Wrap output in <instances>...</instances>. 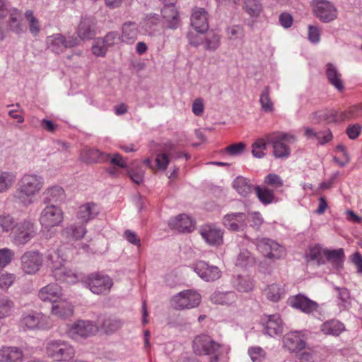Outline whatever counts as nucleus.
<instances>
[{
  "mask_svg": "<svg viewBox=\"0 0 362 362\" xmlns=\"http://www.w3.org/2000/svg\"><path fill=\"white\" fill-rule=\"evenodd\" d=\"M44 185L42 176L36 173H25L19 180L13 197L19 203L28 206L33 202L32 198L40 192Z\"/></svg>",
  "mask_w": 362,
  "mask_h": 362,
  "instance_id": "1",
  "label": "nucleus"
},
{
  "mask_svg": "<svg viewBox=\"0 0 362 362\" xmlns=\"http://www.w3.org/2000/svg\"><path fill=\"white\" fill-rule=\"evenodd\" d=\"M66 247V245H64L57 250L49 251L46 259L49 263L52 276L56 281L74 284L78 279L76 274L72 270L64 267V262L68 257L64 251Z\"/></svg>",
  "mask_w": 362,
  "mask_h": 362,
  "instance_id": "2",
  "label": "nucleus"
},
{
  "mask_svg": "<svg viewBox=\"0 0 362 362\" xmlns=\"http://www.w3.org/2000/svg\"><path fill=\"white\" fill-rule=\"evenodd\" d=\"M229 350V346L220 344L209 335H198L193 341L194 354L199 356H209L210 362H218L223 352L228 353Z\"/></svg>",
  "mask_w": 362,
  "mask_h": 362,
  "instance_id": "3",
  "label": "nucleus"
},
{
  "mask_svg": "<svg viewBox=\"0 0 362 362\" xmlns=\"http://www.w3.org/2000/svg\"><path fill=\"white\" fill-rule=\"evenodd\" d=\"M266 140L268 144L273 147V154L275 158H287L291 151L289 144H293L296 141L294 134L285 133L282 132H275L266 135Z\"/></svg>",
  "mask_w": 362,
  "mask_h": 362,
  "instance_id": "4",
  "label": "nucleus"
},
{
  "mask_svg": "<svg viewBox=\"0 0 362 362\" xmlns=\"http://www.w3.org/2000/svg\"><path fill=\"white\" fill-rule=\"evenodd\" d=\"M37 235V226L30 220L24 219L15 224L10 233L12 243L16 246H23Z\"/></svg>",
  "mask_w": 362,
  "mask_h": 362,
  "instance_id": "5",
  "label": "nucleus"
},
{
  "mask_svg": "<svg viewBox=\"0 0 362 362\" xmlns=\"http://www.w3.org/2000/svg\"><path fill=\"white\" fill-rule=\"evenodd\" d=\"M46 352L49 357L56 361H66L75 355V349L69 342L61 339H53L47 342Z\"/></svg>",
  "mask_w": 362,
  "mask_h": 362,
  "instance_id": "6",
  "label": "nucleus"
},
{
  "mask_svg": "<svg viewBox=\"0 0 362 362\" xmlns=\"http://www.w3.org/2000/svg\"><path fill=\"white\" fill-rule=\"evenodd\" d=\"M20 325L24 329H45L52 326V322L49 317L35 311L23 313Z\"/></svg>",
  "mask_w": 362,
  "mask_h": 362,
  "instance_id": "7",
  "label": "nucleus"
},
{
  "mask_svg": "<svg viewBox=\"0 0 362 362\" xmlns=\"http://www.w3.org/2000/svg\"><path fill=\"white\" fill-rule=\"evenodd\" d=\"M86 284L90 291L98 295H106L113 285L112 279L107 274L93 273L88 276Z\"/></svg>",
  "mask_w": 362,
  "mask_h": 362,
  "instance_id": "8",
  "label": "nucleus"
},
{
  "mask_svg": "<svg viewBox=\"0 0 362 362\" xmlns=\"http://www.w3.org/2000/svg\"><path fill=\"white\" fill-rule=\"evenodd\" d=\"M201 302V296L192 290H185L175 295L172 305L177 310L190 309L197 307Z\"/></svg>",
  "mask_w": 362,
  "mask_h": 362,
  "instance_id": "9",
  "label": "nucleus"
},
{
  "mask_svg": "<svg viewBox=\"0 0 362 362\" xmlns=\"http://www.w3.org/2000/svg\"><path fill=\"white\" fill-rule=\"evenodd\" d=\"M64 221V213L61 208L49 204L41 211L39 221L42 228H54L59 226Z\"/></svg>",
  "mask_w": 362,
  "mask_h": 362,
  "instance_id": "10",
  "label": "nucleus"
},
{
  "mask_svg": "<svg viewBox=\"0 0 362 362\" xmlns=\"http://www.w3.org/2000/svg\"><path fill=\"white\" fill-rule=\"evenodd\" d=\"M98 331V327L93 322L88 320H78L68 329V335L75 340L87 338L94 335Z\"/></svg>",
  "mask_w": 362,
  "mask_h": 362,
  "instance_id": "11",
  "label": "nucleus"
},
{
  "mask_svg": "<svg viewBox=\"0 0 362 362\" xmlns=\"http://www.w3.org/2000/svg\"><path fill=\"white\" fill-rule=\"evenodd\" d=\"M313 10L315 16L324 23L332 21L337 16L334 5L326 0H315L313 2Z\"/></svg>",
  "mask_w": 362,
  "mask_h": 362,
  "instance_id": "12",
  "label": "nucleus"
},
{
  "mask_svg": "<svg viewBox=\"0 0 362 362\" xmlns=\"http://www.w3.org/2000/svg\"><path fill=\"white\" fill-rule=\"evenodd\" d=\"M257 249L264 256L269 259H279L284 254V248L276 242L268 239H257L256 242Z\"/></svg>",
  "mask_w": 362,
  "mask_h": 362,
  "instance_id": "13",
  "label": "nucleus"
},
{
  "mask_svg": "<svg viewBox=\"0 0 362 362\" xmlns=\"http://www.w3.org/2000/svg\"><path fill=\"white\" fill-rule=\"evenodd\" d=\"M192 269L205 281H214L221 276V271L218 267L210 265L204 261H197L192 265Z\"/></svg>",
  "mask_w": 362,
  "mask_h": 362,
  "instance_id": "14",
  "label": "nucleus"
},
{
  "mask_svg": "<svg viewBox=\"0 0 362 362\" xmlns=\"http://www.w3.org/2000/svg\"><path fill=\"white\" fill-rule=\"evenodd\" d=\"M199 233L209 245L219 246L223 243L224 230L214 224H206L202 226Z\"/></svg>",
  "mask_w": 362,
  "mask_h": 362,
  "instance_id": "15",
  "label": "nucleus"
},
{
  "mask_svg": "<svg viewBox=\"0 0 362 362\" xmlns=\"http://www.w3.org/2000/svg\"><path fill=\"white\" fill-rule=\"evenodd\" d=\"M42 264V258L37 251H28L21 257V269L28 274L36 273Z\"/></svg>",
  "mask_w": 362,
  "mask_h": 362,
  "instance_id": "16",
  "label": "nucleus"
},
{
  "mask_svg": "<svg viewBox=\"0 0 362 362\" xmlns=\"http://www.w3.org/2000/svg\"><path fill=\"white\" fill-rule=\"evenodd\" d=\"M175 151V144L171 141L160 144L155 158L156 165L158 170L165 171L167 169L171 159L170 154Z\"/></svg>",
  "mask_w": 362,
  "mask_h": 362,
  "instance_id": "17",
  "label": "nucleus"
},
{
  "mask_svg": "<svg viewBox=\"0 0 362 362\" xmlns=\"http://www.w3.org/2000/svg\"><path fill=\"white\" fill-rule=\"evenodd\" d=\"M247 214L241 212L227 214L223 217V226L231 231H243L247 226Z\"/></svg>",
  "mask_w": 362,
  "mask_h": 362,
  "instance_id": "18",
  "label": "nucleus"
},
{
  "mask_svg": "<svg viewBox=\"0 0 362 362\" xmlns=\"http://www.w3.org/2000/svg\"><path fill=\"white\" fill-rule=\"evenodd\" d=\"M87 232L86 224L80 221L67 225L62 230L61 235L69 241H77L83 238Z\"/></svg>",
  "mask_w": 362,
  "mask_h": 362,
  "instance_id": "19",
  "label": "nucleus"
},
{
  "mask_svg": "<svg viewBox=\"0 0 362 362\" xmlns=\"http://www.w3.org/2000/svg\"><path fill=\"white\" fill-rule=\"evenodd\" d=\"M95 19L93 17H83L77 28V35L81 40H90L96 35Z\"/></svg>",
  "mask_w": 362,
  "mask_h": 362,
  "instance_id": "20",
  "label": "nucleus"
},
{
  "mask_svg": "<svg viewBox=\"0 0 362 362\" xmlns=\"http://www.w3.org/2000/svg\"><path fill=\"white\" fill-rule=\"evenodd\" d=\"M288 303L291 307L299 309L305 313H311L317 310L318 308L316 302L300 294L290 298Z\"/></svg>",
  "mask_w": 362,
  "mask_h": 362,
  "instance_id": "21",
  "label": "nucleus"
},
{
  "mask_svg": "<svg viewBox=\"0 0 362 362\" xmlns=\"http://www.w3.org/2000/svg\"><path fill=\"white\" fill-rule=\"evenodd\" d=\"M100 209L94 202H87L78 208L76 217L78 220L84 224H87L91 220L95 218L100 214Z\"/></svg>",
  "mask_w": 362,
  "mask_h": 362,
  "instance_id": "22",
  "label": "nucleus"
},
{
  "mask_svg": "<svg viewBox=\"0 0 362 362\" xmlns=\"http://www.w3.org/2000/svg\"><path fill=\"white\" fill-rule=\"evenodd\" d=\"M168 224L170 228L182 233H189L194 228L193 220L185 214H180L170 218Z\"/></svg>",
  "mask_w": 362,
  "mask_h": 362,
  "instance_id": "23",
  "label": "nucleus"
},
{
  "mask_svg": "<svg viewBox=\"0 0 362 362\" xmlns=\"http://www.w3.org/2000/svg\"><path fill=\"white\" fill-rule=\"evenodd\" d=\"M264 324V332L270 337L279 335L283 332L284 323L279 315L274 314L266 316Z\"/></svg>",
  "mask_w": 362,
  "mask_h": 362,
  "instance_id": "24",
  "label": "nucleus"
},
{
  "mask_svg": "<svg viewBox=\"0 0 362 362\" xmlns=\"http://www.w3.org/2000/svg\"><path fill=\"white\" fill-rule=\"evenodd\" d=\"M39 298L43 301L57 303L62 296L61 287L55 283L42 287L38 293Z\"/></svg>",
  "mask_w": 362,
  "mask_h": 362,
  "instance_id": "25",
  "label": "nucleus"
},
{
  "mask_svg": "<svg viewBox=\"0 0 362 362\" xmlns=\"http://www.w3.org/2000/svg\"><path fill=\"white\" fill-rule=\"evenodd\" d=\"M191 25L199 33H203L209 28L208 13L203 8L194 11L191 16Z\"/></svg>",
  "mask_w": 362,
  "mask_h": 362,
  "instance_id": "26",
  "label": "nucleus"
},
{
  "mask_svg": "<svg viewBox=\"0 0 362 362\" xmlns=\"http://www.w3.org/2000/svg\"><path fill=\"white\" fill-rule=\"evenodd\" d=\"M24 358L23 350L18 346H2L0 348V362H22Z\"/></svg>",
  "mask_w": 362,
  "mask_h": 362,
  "instance_id": "27",
  "label": "nucleus"
},
{
  "mask_svg": "<svg viewBox=\"0 0 362 362\" xmlns=\"http://www.w3.org/2000/svg\"><path fill=\"white\" fill-rule=\"evenodd\" d=\"M283 343L284 347L291 352H298L305 347V342L298 332L286 334Z\"/></svg>",
  "mask_w": 362,
  "mask_h": 362,
  "instance_id": "28",
  "label": "nucleus"
},
{
  "mask_svg": "<svg viewBox=\"0 0 362 362\" xmlns=\"http://www.w3.org/2000/svg\"><path fill=\"white\" fill-rule=\"evenodd\" d=\"M165 6L161 10V14L167 23V26L171 29H176L179 23L178 13L172 4L174 0H162Z\"/></svg>",
  "mask_w": 362,
  "mask_h": 362,
  "instance_id": "29",
  "label": "nucleus"
},
{
  "mask_svg": "<svg viewBox=\"0 0 362 362\" xmlns=\"http://www.w3.org/2000/svg\"><path fill=\"white\" fill-rule=\"evenodd\" d=\"M325 75L329 83L337 90L342 91L344 89L342 75L334 64L330 62L326 64Z\"/></svg>",
  "mask_w": 362,
  "mask_h": 362,
  "instance_id": "30",
  "label": "nucleus"
},
{
  "mask_svg": "<svg viewBox=\"0 0 362 362\" xmlns=\"http://www.w3.org/2000/svg\"><path fill=\"white\" fill-rule=\"evenodd\" d=\"M80 158L86 163H100L109 160L110 154L103 153L98 149L86 147L81 151Z\"/></svg>",
  "mask_w": 362,
  "mask_h": 362,
  "instance_id": "31",
  "label": "nucleus"
},
{
  "mask_svg": "<svg viewBox=\"0 0 362 362\" xmlns=\"http://www.w3.org/2000/svg\"><path fill=\"white\" fill-rule=\"evenodd\" d=\"M8 13V27L9 30L16 34L25 33L26 27L22 22L21 12L17 8H12Z\"/></svg>",
  "mask_w": 362,
  "mask_h": 362,
  "instance_id": "32",
  "label": "nucleus"
},
{
  "mask_svg": "<svg viewBox=\"0 0 362 362\" xmlns=\"http://www.w3.org/2000/svg\"><path fill=\"white\" fill-rule=\"evenodd\" d=\"M139 29L136 23L132 21L125 22L122 27L120 40L127 44H132L137 39Z\"/></svg>",
  "mask_w": 362,
  "mask_h": 362,
  "instance_id": "33",
  "label": "nucleus"
},
{
  "mask_svg": "<svg viewBox=\"0 0 362 362\" xmlns=\"http://www.w3.org/2000/svg\"><path fill=\"white\" fill-rule=\"evenodd\" d=\"M43 202L49 205L64 201L65 199V193L62 187L59 186H52L46 189L43 192Z\"/></svg>",
  "mask_w": 362,
  "mask_h": 362,
  "instance_id": "34",
  "label": "nucleus"
},
{
  "mask_svg": "<svg viewBox=\"0 0 362 362\" xmlns=\"http://www.w3.org/2000/svg\"><path fill=\"white\" fill-rule=\"evenodd\" d=\"M238 296L234 291H216L211 296V300L214 304L230 305L236 302Z\"/></svg>",
  "mask_w": 362,
  "mask_h": 362,
  "instance_id": "35",
  "label": "nucleus"
},
{
  "mask_svg": "<svg viewBox=\"0 0 362 362\" xmlns=\"http://www.w3.org/2000/svg\"><path fill=\"white\" fill-rule=\"evenodd\" d=\"M52 313L58 317L66 318L72 315L73 307L69 302L61 298L57 303L52 304Z\"/></svg>",
  "mask_w": 362,
  "mask_h": 362,
  "instance_id": "36",
  "label": "nucleus"
},
{
  "mask_svg": "<svg viewBox=\"0 0 362 362\" xmlns=\"http://www.w3.org/2000/svg\"><path fill=\"white\" fill-rule=\"evenodd\" d=\"M344 329V325L337 320H327L320 327L321 332L326 335L339 336Z\"/></svg>",
  "mask_w": 362,
  "mask_h": 362,
  "instance_id": "37",
  "label": "nucleus"
},
{
  "mask_svg": "<svg viewBox=\"0 0 362 362\" xmlns=\"http://www.w3.org/2000/svg\"><path fill=\"white\" fill-rule=\"evenodd\" d=\"M323 255L326 257L327 261L332 264L337 269L342 268L344 260V252L343 249L338 250H324Z\"/></svg>",
  "mask_w": 362,
  "mask_h": 362,
  "instance_id": "38",
  "label": "nucleus"
},
{
  "mask_svg": "<svg viewBox=\"0 0 362 362\" xmlns=\"http://www.w3.org/2000/svg\"><path fill=\"white\" fill-rule=\"evenodd\" d=\"M47 47L52 52L59 54L66 49L65 37L62 34L57 33L47 37Z\"/></svg>",
  "mask_w": 362,
  "mask_h": 362,
  "instance_id": "39",
  "label": "nucleus"
},
{
  "mask_svg": "<svg viewBox=\"0 0 362 362\" xmlns=\"http://www.w3.org/2000/svg\"><path fill=\"white\" fill-rule=\"evenodd\" d=\"M221 45V35L214 31L207 33L203 37L204 49L209 52H215Z\"/></svg>",
  "mask_w": 362,
  "mask_h": 362,
  "instance_id": "40",
  "label": "nucleus"
},
{
  "mask_svg": "<svg viewBox=\"0 0 362 362\" xmlns=\"http://www.w3.org/2000/svg\"><path fill=\"white\" fill-rule=\"evenodd\" d=\"M233 187L243 197L250 194L253 189V186L250 180L243 176H238L233 180Z\"/></svg>",
  "mask_w": 362,
  "mask_h": 362,
  "instance_id": "41",
  "label": "nucleus"
},
{
  "mask_svg": "<svg viewBox=\"0 0 362 362\" xmlns=\"http://www.w3.org/2000/svg\"><path fill=\"white\" fill-rule=\"evenodd\" d=\"M234 287L239 292H250L254 288V281L249 276L238 275L233 281Z\"/></svg>",
  "mask_w": 362,
  "mask_h": 362,
  "instance_id": "42",
  "label": "nucleus"
},
{
  "mask_svg": "<svg viewBox=\"0 0 362 362\" xmlns=\"http://www.w3.org/2000/svg\"><path fill=\"white\" fill-rule=\"evenodd\" d=\"M16 180L15 173L0 169V193L8 191Z\"/></svg>",
  "mask_w": 362,
  "mask_h": 362,
  "instance_id": "43",
  "label": "nucleus"
},
{
  "mask_svg": "<svg viewBox=\"0 0 362 362\" xmlns=\"http://www.w3.org/2000/svg\"><path fill=\"white\" fill-rule=\"evenodd\" d=\"M305 136L308 139L315 138L322 145L330 141L333 138L332 133L329 129L317 132L310 127L305 128Z\"/></svg>",
  "mask_w": 362,
  "mask_h": 362,
  "instance_id": "44",
  "label": "nucleus"
},
{
  "mask_svg": "<svg viewBox=\"0 0 362 362\" xmlns=\"http://www.w3.org/2000/svg\"><path fill=\"white\" fill-rule=\"evenodd\" d=\"M124 322L117 317H108L104 318L101 322V327L107 334H110L120 329Z\"/></svg>",
  "mask_w": 362,
  "mask_h": 362,
  "instance_id": "45",
  "label": "nucleus"
},
{
  "mask_svg": "<svg viewBox=\"0 0 362 362\" xmlns=\"http://www.w3.org/2000/svg\"><path fill=\"white\" fill-rule=\"evenodd\" d=\"M264 294L268 300L277 302L284 296L285 290L283 286L276 284H272L269 285L264 290Z\"/></svg>",
  "mask_w": 362,
  "mask_h": 362,
  "instance_id": "46",
  "label": "nucleus"
},
{
  "mask_svg": "<svg viewBox=\"0 0 362 362\" xmlns=\"http://www.w3.org/2000/svg\"><path fill=\"white\" fill-rule=\"evenodd\" d=\"M255 262V257L245 249L240 251L235 262V265L241 268L252 266Z\"/></svg>",
  "mask_w": 362,
  "mask_h": 362,
  "instance_id": "47",
  "label": "nucleus"
},
{
  "mask_svg": "<svg viewBox=\"0 0 362 362\" xmlns=\"http://www.w3.org/2000/svg\"><path fill=\"white\" fill-rule=\"evenodd\" d=\"M259 103L262 111L265 112H272L274 111V104L270 98L269 86H266L260 94Z\"/></svg>",
  "mask_w": 362,
  "mask_h": 362,
  "instance_id": "48",
  "label": "nucleus"
},
{
  "mask_svg": "<svg viewBox=\"0 0 362 362\" xmlns=\"http://www.w3.org/2000/svg\"><path fill=\"white\" fill-rule=\"evenodd\" d=\"M257 197L259 200L264 204H269L274 199V192L267 187H260L257 186L255 187Z\"/></svg>",
  "mask_w": 362,
  "mask_h": 362,
  "instance_id": "49",
  "label": "nucleus"
},
{
  "mask_svg": "<svg viewBox=\"0 0 362 362\" xmlns=\"http://www.w3.org/2000/svg\"><path fill=\"white\" fill-rule=\"evenodd\" d=\"M243 8L251 16H257L262 8L260 0H244Z\"/></svg>",
  "mask_w": 362,
  "mask_h": 362,
  "instance_id": "50",
  "label": "nucleus"
},
{
  "mask_svg": "<svg viewBox=\"0 0 362 362\" xmlns=\"http://www.w3.org/2000/svg\"><path fill=\"white\" fill-rule=\"evenodd\" d=\"M308 261H315L318 264H325L323 257V250L318 245L310 247L308 252L305 255Z\"/></svg>",
  "mask_w": 362,
  "mask_h": 362,
  "instance_id": "51",
  "label": "nucleus"
},
{
  "mask_svg": "<svg viewBox=\"0 0 362 362\" xmlns=\"http://www.w3.org/2000/svg\"><path fill=\"white\" fill-rule=\"evenodd\" d=\"M14 307V303L9 298L0 296V319L11 315Z\"/></svg>",
  "mask_w": 362,
  "mask_h": 362,
  "instance_id": "52",
  "label": "nucleus"
},
{
  "mask_svg": "<svg viewBox=\"0 0 362 362\" xmlns=\"http://www.w3.org/2000/svg\"><path fill=\"white\" fill-rule=\"evenodd\" d=\"M267 142L264 139H257L252 146V153L254 157L261 158L265 156Z\"/></svg>",
  "mask_w": 362,
  "mask_h": 362,
  "instance_id": "53",
  "label": "nucleus"
},
{
  "mask_svg": "<svg viewBox=\"0 0 362 362\" xmlns=\"http://www.w3.org/2000/svg\"><path fill=\"white\" fill-rule=\"evenodd\" d=\"M25 17L28 21L29 30L34 36L37 35L40 30V25L38 20L33 16V12L31 10H28L25 13Z\"/></svg>",
  "mask_w": 362,
  "mask_h": 362,
  "instance_id": "54",
  "label": "nucleus"
},
{
  "mask_svg": "<svg viewBox=\"0 0 362 362\" xmlns=\"http://www.w3.org/2000/svg\"><path fill=\"white\" fill-rule=\"evenodd\" d=\"M362 117V103L353 105L348 110L341 112L342 119H357Z\"/></svg>",
  "mask_w": 362,
  "mask_h": 362,
  "instance_id": "55",
  "label": "nucleus"
},
{
  "mask_svg": "<svg viewBox=\"0 0 362 362\" xmlns=\"http://www.w3.org/2000/svg\"><path fill=\"white\" fill-rule=\"evenodd\" d=\"M15 221L13 218L9 214H1L0 215V228L2 232L12 231L15 226Z\"/></svg>",
  "mask_w": 362,
  "mask_h": 362,
  "instance_id": "56",
  "label": "nucleus"
},
{
  "mask_svg": "<svg viewBox=\"0 0 362 362\" xmlns=\"http://www.w3.org/2000/svg\"><path fill=\"white\" fill-rule=\"evenodd\" d=\"M14 257V252L9 248L0 249V269L7 266Z\"/></svg>",
  "mask_w": 362,
  "mask_h": 362,
  "instance_id": "57",
  "label": "nucleus"
},
{
  "mask_svg": "<svg viewBox=\"0 0 362 362\" xmlns=\"http://www.w3.org/2000/svg\"><path fill=\"white\" fill-rule=\"evenodd\" d=\"M322 112L324 122L326 123L329 124L344 120L341 117V112L337 113L334 110H325Z\"/></svg>",
  "mask_w": 362,
  "mask_h": 362,
  "instance_id": "58",
  "label": "nucleus"
},
{
  "mask_svg": "<svg viewBox=\"0 0 362 362\" xmlns=\"http://www.w3.org/2000/svg\"><path fill=\"white\" fill-rule=\"evenodd\" d=\"M335 289L338 291V299L340 300L339 305L346 309L349 305L350 293L346 288L336 287Z\"/></svg>",
  "mask_w": 362,
  "mask_h": 362,
  "instance_id": "59",
  "label": "nucleus"
},
{
  "mask_svg": "<svg viewBox=\"0 0 362 362\" xmlns=\"http://www.w3.org/2000/svg\"><path fill=\"white\" fill-rule=\"evenodd\" d=\"M248 354L253 362H262L265 358V352L259 346L250 348L248 349Z\"/></svg>",
  "mask_w": 362,
  "mask_h": 362,
  "instance_id": "60",
  "label": "nucleus"
},
{
  "mask_svg": "<svg viewBox=\"0 0 362 362\" xmlns=\"http://www.w3.org/2000/svg\"><path fill=\"white\" fill-rule=\"evenodd\" d=\"M129 176L131 180L136 184L140 185L144 182V170L141 168L136 169L130 168L128 170Z\"/></svg>",
  "mask_w": 362,
  "mask_h": 362,
  "instance_id": "61",
  "label": "nucleus"
},
{
  "mask_svg": "<svg viewBox=\"0 0 362 362\" xmlns=\"http://www.w3.org/2000/svg\"><path fill=\"white\" fill-rule=\"evenodd\" d=\"M264 183L275 188H279L284 185V181L281 177L274 173L267 175L264 177Z\"/></svg>",
  "mask_w": 362,
  "mask_h": 362,
  "instance_id": "62",
  "label": "nucleus"
},
{
  "mask_svg": "<svg viewBox=\"0 0 362 362\" xmlns=\"http://www.w3.org/2000/svg\"><path fill=\"white\" fill-rule=\"evenodd\" d=\"M247 218V222L248 221L250 226L255 229H259L263 223V219L259 212L248 214Z\"/></svg>",
  "mask_w": 362,
  "mask_h": 362,
  "instance_id": "63",
  "label": "nucleus"
},
{
  "mask_svg": "<svg viewBox=\"0 0 362 362\" xmlns=\"http://www.w3.org/2000/svg\"><path fill=\"white\" fill-rule=\"evenodd\" d=\"M108 47L105 45L100 38L95 40L92 47V52L93 54L98 57H103L105 55Z\"/></svg>",
  "mask_w": 362,
  "mask_h": 362,
  "instance_id": "64",
  "label": "nucleus"
}]
</instances>
